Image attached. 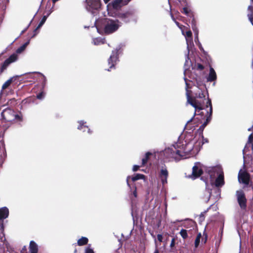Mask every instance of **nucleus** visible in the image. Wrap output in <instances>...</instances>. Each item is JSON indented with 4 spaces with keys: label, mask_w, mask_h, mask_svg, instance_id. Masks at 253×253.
<instances>
[{
    "label": "nucleus",
    "mask_w": 253,
    "mask_h": 253,
    "mask_svg": "<svg viewBox=\"0 0 253 253\" xmlns=\"http://www.w3.org/2000/svg\"><path fill=\"white\" fill-rule=\"evenodd\" d=\"M184 81L185 82L186 84V97H187V103L190 104L191 106H192L194 108H195V111L194 113V116L190 119L187 123L185 126V128L186 129L191 130H193L194 129V126H190V123L192 122L194 117L195 115L197 113V115H203L204 113L203 112H200L201 110L203 109V108L201 106V104L199 103L197 100L195 99L193 100L191 98L190 94L188 92L187 88L188 87V84L187 83V80L185 77L184 78Z\"/></svg>",
    "instance_id": "6"
},
{
    "label": "nucleus",
    "mask_w": 253,
    "mask_h": 253,
    "mask_svg": "<svg viewBox=\"0 0 253 253\" xmlns=\"http://www.w3.org/2000/svg\"><path fill=\"white\" fill-rule=\"evenodd\" d=\"M151 155H152V153L150 152H147L145 154V157L142 159V165L143 166H144V165H145L146 164V163L147 162V161L149 159V156Z\"/></svg>",
    "instance_id": "27"
},
{
    "label": "nucleus",
    "mask_w": 253,
    "mask_h": 253,
    "mask_svg": "<svg viewBox=\"0 0 253 253\" xmlns=\"http://www.w3.org/2000/svg\"><path fill=\"white\" fill-rule=\"evenodd\" d=\"M5 157V149L4 147V142L0 140V167L2 166V164L4 161V158Z\"/></svg>",
    "instance_id": "16"
},
{
    "label": "nucleus",
    "mask_w": 253,
    "mask_h": 253,
    "mask_svg": "<svg viewBox=\"0 0 253 253\" xmlns=\"http://www.w3.org/2000/svg\"><path fill=\"white\" fill-rule=\"evenodd\" d=\"M59 0H52V2L53 3H55L56 1H58Z\"/></svg>",
    "instance_id": "50"
},
{
    "label": "nucleus",
    "mask_w": 253,
    "mask_h": 253,
    "mask_svg": "<svg viewBox=\"0 0 253 253\" xmlns=\"http://www.w3.org/2000/svg\"><path fill=\"white\" fill-rule=\"evenodd\" d=\"M216 79V74L214 70L212 68L210 67V73L207 78V81L208 82H212Z\"/></svg>",
    "instance_id": "18"
},
{
    "label": "nucleus",
    "mask_w": 253,
    "mask_h": 253,
    "mask_svg": "<svg viewBox=\"0 0 253 253\" xmlns=\"http://www.w3.org/2000/svg\"><path fill=\"white\" fill-rule=\"evenodd\" d=\"M205 171L210 176L211 183L212 186L220 187L223 185L224 175L220 167H207L200 162H196L192 168V174L188 177L195 179L199 177Z\"/></svg>",
    "instance_id": "2"
},
{
    "label": "nucleus",
    "mask_w": 253,
    "mask_h": 253,
    "mask_svg": "<svg viewBox=\"0 0 253 253\" xmlns=\"http://www.w3.org/2000/svg\"><path fill=\"white\" fill-rule=\"evenodd\" d=\"M9 214L8 209L6 207H3L0 209V219H5Z\"/></svg>",
    "instance_id": "20"
},
{
    "label": "nucleus",
    "mask_w": 253,
    "mask_h": 253,
    "mask_svg": "<svg viewBox=\"0 0 253 253\" xmlns=\"http://www.w3.org/2000/svg\"><path fill=\"white\" fill-rule=\"evenodd\" d=\"M99 21L96 20L95 25L98 31L99 29L103 30L106 34H112L116 31L122 25V22L118 19L104 18L101 20V25L99 27Z\"/></svg>",
    "instance_id": "4"
},
{
    "label": "nucleus",
    "mask_w": 253,
    "mask_h": 253,
    "mask_svg": "<svg viewBox=\"0 0 253 253\" xmlns=\"http://www.w3.org/2000/svg\"><path fill=\"white\" fill-rule=\"evenodd\" d=\"M253 9V7L252 6L249 5L248 6V10H251V11H252Z\"/></svg>",
    "instance_id": "45"
},
{
    "label": "nucleus",
    "mask_w": 253,
    "mask_h": 253,
    "mask_svg": "<svg viewBox=\"0 0 253 253\" xmlns=\"http://www.w3.org/2000/svg\"><path fill=\"white\" fill-rule=\"evenodd\" d=\"M130 178V176H128L126 178V183H127V185L128 187H130V184L129 183V182H128V180H129V179Z\"/></svg>",
    "instance_id": "42"
},
{
    "label": "nucleus",
    "mask_w": 253,
    "mask_h": 253,
    "mask_svg": "<svg viewBox=\"0 0 253 253\" xmlns=\"http://www.w3.org/2000/svg\"><path fill=\"white\" fill-rule=\"evenodd\" d=\"M145 177L144 175L142 174L137 173L135 174L134 176L131 177V180L133 181H135L139 179H144Z\"/></svg>",
    "instance_id": "26"
},
{
    "label": "nucleus",
    "mask_w": 253,
    "mask_h": 253,
    "mask_svg": "<svg viewBox=\"0 0 253 253\" xmlns=\"http://www.w3.org/2000/svg\"><path fill=\"white\" fill-rule=\"evenodd\" d=\"M44 95L45 93L43 92H41L37 95V97L39 99H42L44 98Z\"/></svg>",
    "instance_id": "32"
},
{
    "label": "nucleus",
    "mask_w": 253,
    "mask_h": 253,
    "mask_svg": "<svg viewBox=\"0 0 253 253\" xmlns=\"http://www.w3.org/2000/svg\"><path fill=\"white\" fill-rule=\"evenodd\" d=\"M86 9L91 14L95 16L101 7L100 0H86Z\"/></svg>",
    "instance_id": "10"
},
{
    "label": "nucleus",
    "mask_w": 253,
    "mask_h": 253,
    "mask_svg": "<svg viewBox=\"0 0 253 253\" xmlns=\"http://www.w3.org/2000/svg\"><path fill=\"white\" fill-rule=\"evenodd\" d=\"M189 136L184 137L181 135L178 141L170 147L166 148L162 153L164 159L168 161L172 160L179 161L181 159L194 156L198 153H194V148L192 143H189Z\"/></svg>",
    "instance_id": "1"
},
{
    "label": "nucleus",
    "mask_w": 253,
    "mask_h": 253,
    "mask_svg": "<svg viewBox=\"0 0 253 253\" xmlns=\"http://www.w3.org/2000/svg\"><path fill=\"white\" fill-rule=\"evenodd\" d=\"M238 180L240 183L248 185L250 181V174L245 170L240 169L238 174Z\"/></svg>",
    "instance_id": "15"
},
{
    "label": "nucleus",
    "mask_w": 253,
    "mask_h": 253,
    "mask_svg": "<svg viewBox=\"0 0 253 253\" xmlns=\"http://www.w3.org/2000/svg\"><path fill=\"white\" fill-rule=\"evenodd\" d=\"M113 17L116 18L121 20L125 23H128L131 22H136L137 21L138 16L136 11L134 9H129L124 12H119L116 15L113 16Z\"/></svg>",
    "instance_id": "7"
},
{
    "label": "nucleus",
    "mask_w": 253,
    "mask_h": 253,
    "mask_svg": "<svg viewBox=\"0 0 253 253\" xmlns=\"http://www.w3.org/2000/svg\"><path fill=\"white\" fill-rule=\"evenodd\" d=\"M105 3H108L110 0H103Z\"/></svg>",
    "instance_id": "48"
},
{
    "label": "nucleus",
    "mask_w": 253,
    "mask_h": 253,
    "mask_svg": "<svg viewBox=\"0 0 253 253\" xmlns=\"http://www.w3.org/2000/svg\"><path fill=\"white\" fill-rule=\"evenodd\" d=\"M187 44V53L185 54V62L184 63V72L185 76H186L188 72V70L192 65L191 61L189 58V54L190 51L192 50L194 43L193 42L192 33L188 28L184 29V35Z\"/></svg>",
    "instance_id": "5"
},
{
    "label": "nucleus",
    "mask_w": 253,
    "mask_h": 253,
    "mask_svg": "<svg viewBox=\"0 0 253 253\" xmlns=\"http://www.w3.org/2000/svg\"><path fill=\"white\" fill-rule=\"evenodd\" d=\"M130 0H114L107 5L108 14L110 16L116 15L120 12L118 9L127 4Z\"/></svg>",
    "instance_id": "8"
},
{
    "label": "nucleus",
    "mask_w": 253,
    "mask_h": 253,
    "mask_svg": "<svg viewBox=\"0 0 253 253\" xmlns=\"http://www.w3.org/2000/svg\"><path fill=\"white\" fill-rule=\"evenodd\" d=\"M51 12H50L49 13H48L47 14V15H44V16H43V17L42 18V19L41 20V21L39 23V24L38 26H37V28L34 31L35 35L37 34L36 32H37V30L40 29L43 25V24L45 23V22L47 17L49 15V14H50Z\"/></svg>",
    "instance_id": "22"
},
{
    "label": "nucleus",
    "mask_w": 253,
    "mask_h": 253,
    "mask_svg": "<svg viewBox=\"0 0 253 253\" xmlns=\"http://www.w3.org/2000/svg\"><path fill=\"white\" fill-rule=\"evenodd\" d=\"M90 245H88L86 248L85 253H94L93 250L90 248Z\"/></svg>",
    "instance_id": "33"
},
{
    "label": "nucleus",
    "mask_w": 253,
    "mask_h": 253,
    "mask_svg": "<svg viewBox=\"0 0 253 253\" xmlns=\"http://www.w3.org/2000/svg\"><path fill=\"white\" fill-rule=\"evenodd\" d=\"M93 43L94 45H99L104 43L103 39L98 38L93 40Z\"/></svg>",
    "instance_id": "29"
},
{
    "label": "nucleus",
    "mask_w": 253,
    "mask_h": 253,
    "mask_svg": "<svg viewBox=\"0 0 253 253\" xmlns=\"http://www.w3.org/2000/svg\"><path fill=\"white\" fill-rule=\"evenodd\" d=\"M208 195L207 196V197L205 199V201L206 202H208L209 201L210 197L211 196V192H210V191L209 190H208Z\"/></svg>",
    "instance_id": "38"
},
{
    "label": "nucleus",
    "mask_w": 253,
    "mask_h": 253,
    "mask_svg": "<svg viewBox=\"0 0 253 253\" xmlns=\"http://www.w3.org/2000/svg\"><path fill=\"white\" fill-rule=\"evenodd\" d=\"M29 250L30 253H37L38 248L37 244L33 241H31L30 243Z\"/></svg>",
    "instance_id": "21"
},
{
    "label": "nucleus",
    "mask_w": 253,
    "mask_h": 253,
    "mask_svg": "<svg viewBox=\"0 0 253 253\" xmlns=\"http://www.w3.org/2000/svg\"><path fill=\"white\" fill-rule=\"evenodd\" d=\"M139 168V166H137V165H134V166H133V167L132 170H133V171H137V170Z\"/></svg>",
    "instance_id": "40"
},
{
    "label": "nucleus",
    "mask_w": 253,
    "mask_h": 253,
    "mask_svg": "<svg viewBox=\"0 0 253 253\" xmlns=\"http://www.w3.org/2000/svg\"><path fill=\"white\" fill-rule=\"evenodd\" d=\"M252 66L253 67V63H252Z\"/></svg>",
    "instance_id": "53"
},
{
    "label": "nucleus",
    "mask_w": 253,
    "mask_h": 253,
    "mask_svg": "<svg viewBox=\"0 0 253 253\" xmlns=\"http://www.w3.org/2000/svg\"><path fill=\"white\" fill-rule=\"evenodd\" d=\"M253 134H251L249 136V138H248V142L246 144L245 147V148L243 150V154H244L245 153V151L248 148V146L249 145H250V144H251L252 142H253Z\"/></svg>",
    "instance_id": "25"
},
{
    "label": "nucleus",
    "mask_w": 253,
    "mask_h": 253,
    "mask_svg": "<svg viewBox=\"0 0 253 253\" xmlns=\"http://www.w3.org/2000/svg\"><path fill=\"white\" fill-rule=\"evenodd\" d=\"M157 239L159 242H162L163 239V236L161 234H158L157 235Z\"/></svg>",
    "instance_id": "37"
},
{
    "label": "nucleus",
    "mask_w": 253,
    "mask_h": 253,
    "mask_svg": "<svg viewBox=\"0 0 253 253\" xmlns=\"http://www.w3.org/2000/svg\"><path fill=\"white\" fill-rule=\"evenodd\" d=\"M28 44H29V42H26V43L23 44L22 45L24 46V47L26 48V47H27V46L28 45Z\"/></svg>",
    "instance_id": "46"
},
{
    "label": "nucleus",
    "mask_w": 253,
    "mask_h": 253,
    "mask_svg": "<svg viewBox=\"0 0 253 253\" xmlns=\"http://www.w3.org/2000/svg\"><path fill=\"white\" fill-rule=\"evenodd\" d=\"M199 48L201 50V51H203L204 50V49L202 47V45L200 43H199Z\"/></svg>",
    "instance_id": "44"
},
{
    "label": "nucleus",
    "mask_w": 253,
    "mask_h": 253,
    "mask_svg": "<svg viewBox=\"0 0 253 253\" xmlns=\"http://www.w3.org/2000/svg\"><path fill=\"white\" fill-rule=\"evenodd\" d=\"M158 176L163 185L168 183L167 179L169 176V171L165 165L159 167L158 169Z\"/></svg>",
    "instance_id": "13"
},
{
    "label": "nucleus",
    "mask_w": 253,
    "mask_h": 253,
    "mask_svg": "<svg viewBox=\"0 0 253 253\" xmlns=\"http://www.w3.org/2000/svg\"><path fill=\"white\" fill-rule=\"evenodd\" d=\"M78 123L79 124L77 128L79 130H82L84 132L85 131V129H87V132L88 134H90L92 133V131L90 130V128H88V126H86V122H84V121H80L78 122Z\"/></svg>",
    "instance_id": "17"
},
{
    "label": "nucleus",
    "mask_w": 253,
    "mask_h": 253,
    "mask_svg": "<svg viewBox=\"0 0 253 253\" xmlns=\"http://www.w3.org/2000/svg\"><path fill=\"white\" fill-rule=\"evenodd\" d=\"M3 120L6 122H11L14 120H21V117L18 115L15 114L14 111L9 108L4 109L1 113Z\"/></svg>",
    "instance_id": "11"
},
{
    "label": "nucleus",
    "mask_w": 253,
    "mask_h": 253,
    "mask_svg": "<svg viewBox=\"0 0 253 253\" xmlns=\"http://www.w3.org/2000/svg\"><path fill=\"white\" fill-rule=\"evenodd\" d=\"M207 108L209 107V110H207V114L205 115L206 122H205L197 130L196 133L193 134L190 131L186 132L184 137L189 136V143H192L194 148V153H198L201 150L203 145L208 142L207 138H205L203 136V130L208 123L211 120L212 113V108L211 100L208 98L207 102Z\"/></svg>",
    "instance_id": "3"
},
{
    "label": "nucleus",
    "mask_w": 253,
    "mask_h": 253,
    "mask_svg": "<svg viewBox=\"0 0 253 253\" xmlns=\"http://www.w3.org/2000/svg\"><path fill=\"white\" fill-rule=\"evenodd\" d=\"M238 203L242 210H246L247 208V199L244 192L242 190L236 192Z\"/></svg>",
    "instance_id": "14"
},
{
    "label": "nucleus",
    "mask_w": 253,
    "mask_h": 253,
    "mask_svg": "<svg viewBox=\"0 0 253 253\" xmlns=\"http://www.w3.org/2000/svg\"><path fill=\"white\" fill-rule=\"evenodd\" d=\"M191 27L193 31L195 33V41L196 40H198V29L196 25V21L194 17L192 18L191 21Z\"/></svg>",
    "instance_id": "19"
},
{
    "label": "nucleus",
    "mask_w": 253,
    "mask_h": 253,
    "mask_svg": "<svg viewBox=\"0 0 253 253\" xmlns=\"http://www.w3.org/2000/svg\"><path fill=\"white\" fill-rule=\"evenodd\" d=\"M120 47H117L115 50L112 51V54L108 59V65L110 66L109 69L107 70L110 71L112 69L115 67V65L119 61V51Z\"/></svg>",
    "instance_id": "12"
},
{
    "label": "nucleus",
    "mask_w": 253,
    "mask_h": 253,
    "mask_svg": "<svg viewBox=\"0 0 253 253\" xmlns=\"http://www.w3.org/2000/svg\"><path fill=\"white\" fill-rule=\"evenodd\" d=\"M251 144V146H252V150L253 151V143H252Z\"/></svg>",
    "instance_id": "51"
},
{
    "label": "nucleus",
    "mask_w": 253,
    "mask_h": 253,
    "mask_svg": "<svg viewBox=\"0 0 253 253\" xmlns=\"http://www.w3.org/2000/svg\"><path fill=\"white\" fill-rule=\"evenodd\" d=\"M25 49V48L24 47V46L23 45L17 48L15 53H14L11 55L7 59L4 61L1 67V71L5 70L10 64L16 61L18 58L17 54L22 53Z\"/></svg>",
    "instance_id": "9"
},
{
    "label": "nucleus",
    "mask_w": 253,
    "mask_h": 253,
    "mask_svg": "<svg viewBox=\"0 0 253 253\" xmlns=\"http://www.w3.org/2000/svg\"><path fill=\"white\" fill-rule=\"evenodd\" d=\"M170 16H171V17L172 18V19L173 20V21H174L175 23L176 24V25L178 27V28L181 30V33L182 34V35H184V29H186L187 28L186 27H185L183 25H181L179 24V23H178V22H177L175 18H174L172 14L171 13H170Z\"/></svg>",
    "instance_id": "23"
},
{
    "label": "nucleus",
    "mask_w": 253,
    "mask_h": 253,
    "mask_svg": "<svg viewBox=\"0 0 253 253\" xmlns=\"http://www.w3.org/2000/svg\"><path fill=\"white\" fill-rule=\"evenodd\" d=\"M210 208V207H209L206 211H205L204 212H201V213L200 214V219L202 220H204V214L206 212H207V211L209 210V209Z\"/></svg>",
    "instance_id": "35"
},
{
    "label": "nucleus",
    "mask_w": 253,
    "mask_h": 253,
    "mask_svg": "<svg viewBox=\"0 0 253 253\" xmlns=\"http://www.w3.org/2000/svg\"><path fill=\"white\" fill-rule=\"evenodd\" d=\"M5 240V238L4 237V233L3 232V230L1 228L0 229V242H2Z\"/></svg>",
    "instance_id": "31"
},
{
    "label": "nucleus",
    "mask_w": 253,
    "mask_h": 253,
    "mask_svg": "<svg viewBox=\"0 0 253 253\" xmlns=\"http://www.w3.org/2000/svg\"><path fill=\"white\" fill-rule=\"evenodd\" d=\"M201 236H201V233H199V234H198L197 235V236L196 238H198L199 239H201Z\"/></svg>",
    "instance_id": "47"
},
{
    "label": "nucleus",
    "mask_w": 253,
    "mask_h": 253,
    "mask_svg": "<svg viewBox=\"0 0 253 253\" xmlns=\"http://www.w3.org/2000/svg\"><path fill=\"white\" fill-rule=\"evenodd\" d=\"M37 73L39 74L42 77V85L43 87H44V86L45 85L46 83V78L45 77V76L43 74H42V73H40V72H37Z\"/></svg>",
    "instance_id": "30"
},
{
    "label": "nucleus",
    "mask_w": 253,
    "mask_h": 253,
    "mask_svg": "<svg viewBox=\"0 0 253 253\" xmlns=\"http://www.w3.org/2000/svg\"><path fill=\"white\" fill-rule=\"evenodd\" d=\"M206 186H207H207H208V184H207V182H206Z\"/></svg>",
    "instance_id": "52"
},
{
    "label": "nucleus",
    "mask_w": 253,
    "mask_h": 253,
    "mask_svg": "<svg viewBox=\"0 0 253 253\" xmlns=\"http://www.w3.org/2000/svg\"><path fill=\"white\" fill-rule=\"evenodd\" d=\"M174 245H175V239L174 238H173L171 241L170 247L171 248H172V247H174Z\"/></svg>",
    "instance_id": "41"
},
{
    "label": "nucleus",
    "mask_w": 253,
    "mask_h": 253,
    "mask_svg": "<svg viewBox=\"0 0 253 253\" xmlns=\"http://www.w3.org/2000/svg\"><path fill=\"white\" fill-rule=\"evenodd\" d=\"M197 68L200 70H202L204 69V67L202 64L198 63L197 64Z\"/></svg>",
    "instance_id": "39"
},
{
    "label": "nucleus",
    "mask_w": 253,
    "mask_h": 253,
    "mask_svg": "<svg viewBox=\"0 0 253 253\" xmlns=\"http://www.w3.org/2000/svg\"><path fill=\"white\" fill-rule=\"evenodd\" d=\"M196 96L199 98H205V95L203 91L199 92L198 94H196Z\"/></svg>",
    "instance_id": "34"
},
{
    "label": "nucleus",
    "mask_w": 253,
    "mask_h": 253,
    "mask_svg": "<svg viewBox=\"0 0 253 253\" xmlns=\"http://www.w3.org/2000/svg\"><path fill=\"white\" fill-rule=\"evenodd\" d=\"M88 240L86 237H82L81 238L78 240V245L80 246L86 245L88 243Z\"/></svg>",
    "instance_id": "24"
},
{
    "label": "nucleus",
    "mask_w": 253,
    "mask_h": 253,
    "mask_svg": "<svg viewBox=\"0 0 253 253\" xmlns=\"http://www.w3.org/2000/svg\"><path fill=\"white\" fill-rule=\"evenodd\" d=\"M179 234L184 240H185L188 238L187 231L185 229H182L180 230Z\"/></svg>",
    "instance_id": "28"
},
{
    "label": "nucleus",
    "mask_w": 253,
    "mask_h": 253,
    "mask_svg": "<svg viewBox=\"0 0 253 253\" xmlns=\"http://www.w3.org/2000/svg\"><path fill=\"white\" fill-rule=\"evenodd\" d=\"M200 239L198 238H196L195 241V246L197 248L199 245Z\"/></svg>",
    "instance_id": "36"
},
{
    "label": "nucleus",
    "mask_w": 253,
    "mask_h": 253,
    "mask_svg": "<svg viewBox=\"0 0 253 253\" xmlns=\"http://www.w3.org/2000/svg\"><path fill=\"white\" fill-rule=\"evenodd\" d=\"M154 253H159V251L157 249H156Z\"/></svg>",
    "instance_id": "49"
},
{
    "label": "nucleus",
    "mask_w": 253,
    "mask_h": 253,
    "mask_svg": "<svg viewBox=\"0 0 253 253\" xmlns=\"http://www.w3.org/2000/svg\"><path fill=\"white\" fill-rule=\"evenodd\" d=\"M133 195L135 197H136L137 196V193H136V188H135V190L133 192Z\"/></svg>",
    "instance_id": "43"
}]
</instances>
